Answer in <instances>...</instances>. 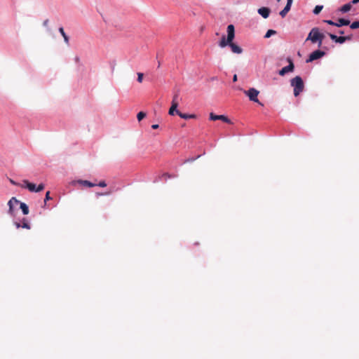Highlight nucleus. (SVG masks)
Masks as SVG:
<instances>
[{
  "label": "nucleus",
  "mask_w": 359,
  "mask_h": 359,
  "mask_svg": "<svg viewBox=\"0 0 359 359\" xmlns=\"http://www.w3.org/2000/svg\"><path fill=\"white\" fill-rule=\"evenodd\" d=\"M235 37V29L233 25H229L227 27V36H223L219 41V46L224 48L226 46H229L230 43L233 41Z\"/></svg>",
  "instance_id": "nucleus-1"
},
{
  "label": "nucleus",
  "mask_w": 359,
  "mask_h": 359,
  "mask_svg": "<svg viewBox=\"0 0 359 359\" xmlns=\"http://www.w3.org/2000/svg\"><path fill=\"white\" fill-rule=\"evenodd\" d=\"M290 84L294 88V95L295 97H297L304 90V81L299 76H296L291 79Z\"/></svg>",
  "instance_id": "nucleus-2"
},
{
  "label": "nucleus",
  "mask_w": 359,
  "mask_h": 359,
  "mask_svg": "<svg viewBox=\"0 0 359 359\" xmlns=\"http://www.w3.org/2000/svg\"><path fill=\"white\" fill-rule=\"evenodd\" d=\"M245 94L247 95L250 99V100L253 101L255 102H257L259 104L262 105L261 102H259L257 96L259 92L254 88H250L248 90L244 91Z\"/></svg>",
  "instance_id": "nucleus-3"
},
{
  "label": "nucleus",
  "mask_w": 359,
  "mask_h": 359,
  "mask_svg": "<svg viewBox=\"0 0 359 359\" xmlns=\"http://www.w3.org/2000/svg\"><path fill=\"white\" fill-rule=\"evenodd\" d=\"M319 29L318 27H313L311 32H309L306 41L310 40L312 43H318V34H319Z\"/></svg>",
  "instance_id": "nucleus-4"
},
{
  "label": "nucleus",
  "mask_w": 359,
  "mask_h": 359,
  "mask_svg": "<svg viewBox=\"0 0 359 359\" xmlns=\"http://www.w3.org/2000/svg\"><path fill=\"white\" fill-rule=\"evenodd\" d=\"M325 55V53L324 51L316 50L310 54L309 58L306 60V62H311L313 60H318L323 57Z\"/></svg>",
  "instance_id": "nucleus-5"
},
{
  "label": "nucleus",
  "mask_w": 359,
  "mask_h": 359,
  "mask_svg": "<svg viewBox=\"0 0 359 359\" xmlns=\"http://www.w3.org/2000/svg\"><path fill=\"white\" fill-rule=\"evenodd\" d=\"M288 62H289V65L286 67H284L279 71V72H278L279 75L284 76L285 74H287L288 72H293L294 68V64L290 59H288Z\"/></svg>",
  "instance_id": "nucleus-6"
},
{
  "label": "nucleus",
  "mask_w": 359,
  "mask_h": 359,
  "mask_svg": "<svg viewBox=\"0 0 359 359\" xmlns=\"http://www.w3.org/2000/svg\"><path fill=\"white\" fill-rule=\"evenodd\" d=\"M210 119L211 121L220 120L227 123H231V120L224 115H216L214 113L210 114Z\"/></svg>",
  "instance_id": "nucleus-7"
},
{
  "label": "nucleus",
  "mask_w": 359,
  "mask_h": 359,
  "mask_svg": "<svg viewBox=\"0 0 359 359\" xmlns=\"http://www.w3.org/2000/svg\"><path fill=\"white\" fill-rule=\"evenodd\" d=\"M328 35L332 41L339 43H343L346 41L351 39V36H337V35L330 33L328 34Z\"/></svg>",
  "instance_id": "nucleus-8"
},
{
  "label": "nucleus",
  "mask_w": 359,
  "mask_h": 359,
  "mask_svg": "<svg viewBox=\"0 0 359 359\" xmlns=\"http://www.w3.org/2000/svg\"><path fill=\"white\" fill-rule=\"evenodd\" d=\"M23 184L21 185L22 188H26L31 192H36V187L35 184L31 183L27 180H23Z\"/></svg>",
  "instance_id": "nucleus-9"
},
{
  "label": "nucleus",
  "mask_w": 359,
  "mask_h": 359,
  "mask_svg": "<svg viewBox=\"0 0 359 359\" xmlns=\"http://www.w3.org/2000/svg\"><path fill=\"white\" fill-rule=\"evenodd\" d=\"M258 13L264 18H267L270 14V9L267 7H262L258 9Z\"/></svg>",
  "instance_id": "nucleus-10"
},
{
  "label": "nucleus",
  "mask_w": 359,
  "mask_h": 359,
  "mask_svg": "<svg viewBox=\"0 0 359 359\" xmlns=\"http://www.w3.org/2000/svg\"><path fill=\"white\" fill-rule=\"evenodd\" d=\"M229 46L231 49V51L234 53L241 54L243 52V49L237 44L233 43V41L230 43Z\"/></svg>",
  "instance_id": "nucleus-11"
},
{
  "label": "nucleus",
  "mask_w": 359,
  "mask_h": 359,
  "mask_svg": "<svg viewBox=\"0 0 359 359\" xmlns=\"http://www.w3.org/2000/svg\"><path fill=\"white\" fill-rule=\"evenodd\" d=\"M13 203L17 204L19 203V201L17 200L15 197H13L11 198L8 203V205L9 206V210H8V212L12 215L13 214Z\"/></svg>",
  "instance_id": "nucleus-12"
},
{
  "label": "nucleus",
  "mask_w": 359,
  "mask_h": 359,
  "mask_svg": "<svg viewBox=\"0 0 359 359\" xmlns=\"http://www.w3.org/2000/svg\"><path fill=\"white\" fill-rule=\"evenodd\" d=\"M76 183H78L79 184H81L82 186H85V187H93L96 186V184L92 183L88 180H79L76 181Z\"/></svg>",
  "instance_id": "nucleus-13"
},
{
  "label": "nucleus",
  "mask_w": 359,
  "mask_h": 359,
  "mask_svg": "<svg viewBox=\"0 0 359 359\" xmlns=\"http://www.w3.org/2000/svg\"><path fill=\"white\" fill-rule=\"evenodd\" d=\"M177 114L182 118L189 119V118H196V116L195 114H183L180 111H177Z\"/></svg>",
  "instance_id": "nucleus-14"
},
{
  "label": "nucleus",
  "mask_w": 359,
  "mask_h": 359,
  "mask_svg": "<svg viewBox=\"0 0 359 359\" xmlns=\"http://www.w3.org/2000/svg\"><path fill=\"white\" fill-rule=\"evenodd\" d=\"M336 23V27H340L344 25H348L350 24V21L344 18H339Z\"/></svg>",
  "instance_id": "nucleus-15"
},
{
  "label": "nucleus",
  "mask_w": 359,
  "mask_h": 359,
  "mask_svg": "<svg viewBox=\"0 0 359 359\" xmlns=\"http://www.w3.org/2000/svg\"><path fill=\"white\" fill-rule=\"evenodd\" d=\"M177 107H178V102H174L172 104V105H171V107H170V108L169 109V112H168L169 114L171 115V116H173L175 111L177 113V111H178L177 110Z\"/></svg>",
  "instance_id": "nucleus-16"
},
{
  "label": "nucleus",
  "mask_w": 359,
  "mask_h": 359,
  "mask_svg": "<svg viewBox=\"0 0 359 359\" xmlns=\"http://www.w3.org/2000/svg\"><path fill=\"white\" fill-rule=\"evenodd\" d=\"M351 3L346 4L340 8V11L343 13H346L351 9Z\"/></svg>",
  "instance_id": "nucleus-17"
},
{
  "label": "nucleus",
  "mask_w": 359,
  "mask_h": 359,
  "mask_svg": "<svg viewBox=\"0 0 359 359\" xmlns=\"http://www.w3.org/2000/svg\"><path fill=\"white\" fill-rule=\"evenodd\" d=\"M59 32L60 33L62 34V37L64 38V41L65 42L68 44L69 43V37L67 36V35L65 34V31H64V29L63 27H60L59 28Z\"/></svg>",
  "instance_id": "nucleus-18"
},
{
  "label": "nucleus",
  "mask_w": 359,
  "mask_h": 359,
  "mask_svg": "<svg viewBox=\"0 0 359 359\" xmlns=\"http://www.w3.org/2000/svg\"><path fill=\"white\" fill-rule=\"evenodd\" d=\"M20 209L24 215H28L29 208L25 203H20Z\"/></svg>",
  "instance_id": "nucleus-19"
},
{
  "label": "nucleus",
  "mask_w": 359,
  "mask_h": 359,
  "mask_svg": "<svg viewBox=\"0 0 359 359\" xmlns=\"http://www.w3.org/2000/svg\"><path fill=\"white\" fill-rule=\"evenodd\" d=\"M324 37H325L324 34L319 32V34H318L319 39L318 40V47H320L322 46V43H323V40Z\"/></svg>",
  "instance_id": "nucleus-20"
},
{
  "label": "nucleus",
  "mask_w": 359,
  "mask_h": 359,
  "mask_svg": "<svg viewBox=\"0 0 359 359\" xmlns=\"http://www.w3.org/2000/svg\"><path fill=\"white\" fill-rule=\"evenodd\" d=\"M323 8V6H319V5L316 6L314 8V9H313V13H314L315 15H318V14H319V13H320V11H322Z\"/></svg>",
  "instance_id": "nucleus-21"
},
{
  "label": "nucleus",
  "mask_w": 359,
  "mask_h": 359,
  "mask_svg": "<svg viewBox=\"0 0 359 359\" xmlns=\"http://www.w3.org/2000/svg\"><path fill=\"white\" fill-rule=\"evenodd\" d=\"M276 34V32L275 30H273V29H269L266 32L264 37L267 39V38H269L271 36L274 35Z\"/></svg>",
  "instance_id": "nucleus-22"
},
{
  "label": "nucleus",
  "mask_w": 359,
  "mask_h": 359,
  "mask_svg": "<svg viewBox=\"0 0 359 359\" xmlns=\"http://www.w3.org/2000/svg\"><path fill=\"white\" fill-rule=\"evenodd\" d=\"M146 116V113L140 111L137 115V118L139 121H142Z\"/></svg>",
  "instance_id": "nucleus-23"
},
{
  "label": "nucleus",
  "mask_w": 359,
  "mask_h": 359,
  "mask_svg": "<svg viewBox=\"0 0 359 359\" xmlns=\"http://www.w3.org/2000/svg\"><path fill=\"white\" fill-rule=\"evenodd\" d=\"M350 27L353 29L359 28V21H355L352 22L350 25Z\"/></svg>",
  "instance_id": "nucleus-24"
},
{
  "label": "nucleus",
  "mask_w": 359,
  "mask_h": 359,
  "mask_svg": "<svg viewBox=\"0 0 359 359\" xmlns=\"http://www.w3.org/2000/svg\"><path fill=\"white\" fill-rule=\"evenodd\" d=\"M22 228L29 229L30 225L28 224V222L26 221L25 219H23L22 220V224L21 225Z\"/></svg>",
  "instance_id": "nucleus-25"
},
{
  "label": "nucleus",
  "mask_w": 359,
  "mask_h": 359,
  "mask_svg": "<svg viewBox=\"0 0 359 359\" xmlns=\"http://www.w3.org/2000/svg\"><path fill=\"white\" fill-rule=\"evenodd\" d=\"M44 187H45V186L43 184H42V183L39 184L38 185V187H36V192H40V191H43L44 189Z\"/></svg>",
  "instance_id": "nucleus-26"
},
{
  "label": "nucleus",
  "mask_w": 359,
  "mask_h": 359,
  "mask_svg": "<svg viewBox=\"0 0 359 359\" xmlns=\"http://www.w3.org/2000/svg\"><path fill=\"white\" fill-rule=\"evenodd\" d=\"M144 74L142 73H137V81L142 83L143 81Z\"/></svg>",
  "instance_id": "nucleus-27"
},
{
  "label": "nucleus",
  "mask_w": 359,
  "mask_h": 359,
  "mask_svg": "<svg viewBox=\"0 0 359 359\" xmlns=\"http://www.w3.org/2000/svg\"><path fill=\"white\" fill-rule=\"evenodd\" d=\"M111 192L109 191V192H96L95 193V196L96 197H99V196H104V195H109Z\"/></svg>",
  "instance_id": "nucleus-28"
},
{
  "label": "nucleus",
  "mask_w": 359,
  "mask_h": 359,
  "mask_svg": "<svg viewBox=\"0 0 359 359\" xmlns=\"http://www.w3.org/2000/svg\"><path fill=\"white\" fill-rule=\"evenodd\" d=\"M50 199H52V198L50 196V191H47L46 194L45 199H44V204L46 205V201L48 200H50Z\"/></svg>",
  "instance_id": "nucleus-29"
},
{
  "label": "nucleus",
  "mask_w": 359,
  "mask_h": 359,
  "mask_svg": "<svg viewBox=\"0 0 359 359\" xmlns=\"http://www.w3.org/2000/svg\"><path fill=\"white\" fill-rule=\"evenodd\" d=\"M323 22L328 25H333V26H336V25H337V23L335 22H333L332 20H325Z\"/></svg>",
  "instance_id": "nucleus-30"
},
{
  "label": "nucleus",
  "mask_w": 359,
  "mask_h": 359,
  "mask_svg": "<svg viewBox=\"0 0 359 359\" xmlns=\"http://www.w3.org/2000/svg\"><path fill=\"white\" fill-rule=\"evenodd\" d=\"M96 186H99L100 187H105L107 186V184L104 181H100Z\"/></svg>",
  "instance_id": "nucleus-31"
},
{
  "label": "nucleus",
  "mask_w": 359,
  "mask_h": 359,
  "mask_svg": "<svg viewBox=\"0 0 359 359\" xmlns=\"http://www.w3.org/2000/svg\"><path fill=\"white\" fill-rule=\"evenodd\" d=\"M287 12H286L284 9H283L280 12V15L282 18H284L286 15H287Z\"/></svg>",
  "instance_id": "nucleus-32"
},
{
  "label": "nucleus",
  "mask_w": 359,
  "mask_h": 359,
  "mask_svg": "<svg viewBox=\"0 0 359 359\" xmlns=\"http://www.w3.org/2000/svg\"><path fill=\"white\" fill-rule=\"evenodd\" d=\"M291 8V5L286 4L285 8H283L286 12H289Z\"/></svg>",
  "instance_id": "nucleus-33"
},
{
  "label": "nucleus",
  "mask_w": 359,
  "mask_h": 359,
  "mask_svg": "<svg viewBox=\"0 0 359 359\" xmlns=\"http://www.w3.org/2000/svg\"><path fill=\"white\" fill-rule=\"evenodd\" d=\"M10 182H11L12 184L15 185V186H20V187H21V185H22V184H18V183L15 182L14 180H11V179L10 180Z\"/></svg>",
  "instance_id": "nucleus-34"
},
{
  "label": "nucleus",
  "mask_w": 359,
  "mask_h": 359,
  "mask_svg": "<svg viewBox=\"0 0 359 359\" xmlns=\"http://www.w3.org/2000/svg\"><path fill=\"white\" fill-rule=\"evenodd\" d=\"M177 97H178V95L177 94L173 96V98H172V104L174 102H177Z\"/></svg>",
  "instance_id": "nucleus-35"
},
{
  "label": "nucleus",
  "mask_w": 359,
  "mask_h": 359,
  "mask_svg": "<svg viewBox=\"0 0 359 359\" xmlns=\"http://www.w3.org/2000/svg\"><path fill=\"white\" fill-rule=\"evenodd\" d=\"M49 20L48 19L45 20L43 22V25L44 27H47L48 25Z\"/></svg>",
  "instance_id": "nucleus-36"
},
{
  "label": "nucleus",
  "mask_w": 359,
  "mask_h": 359,
  "mask_svg": "<svg viewBox=\"0 0 359 359\" xmlns=\"http://www.w3.org/2000/svg\"><path fill=\"white\" fill-rule=\"evenodd\" d=\"M151 128H152L153 129H154V130L158 129V128H159V125H158V124H153V125L151 126Z\"/></svg>",
  "instance_id": "nucleus-37"
},
{
  "label": "nucleus",
  "mask_w": 359,
  "mask_h": 359,
  "mask_svg": "<svg viewBox=\"0 0 359 359\" xmlns=\"http://www.w3.org/2000/svg\"><path fill=\"white\" fill-rule=\"evenodd\" d=\"M351 3L352 4H356L359 3V0H352V1Z\"/></svg>",
  "instance_id": "nucleus-38"
},
{
  "label": "nucleus",
  "mask_w": 359,
  "mask_h": 359,
  "mask_svg": "<svg viewBox=\"0 0 359 359\" xmlns=\"http://www.w3.org/2000/svg\"><path fill=\"white\" fill-rule=\"evenodd\" d=\"M237 79H237V75H236V74H234V75H233V82H236V81H237Z\"/></svg>",
  "instance_id": "nucleus-39"
},
{
  "label": "nucleus",
  "mask_w": 359,
  "mask_h": 359,
  "mask_svg": "<svg viewBox=\"0 0 359 359\" xmlns=\"http://www.w3.org/2000/svg\"><path fill=\"white\" fill-rule=\"evenodd\" d=\"M292 1H293V0H287V4H288V5H291V6H292Z\"/></svg>",
  "instance_id": "nucleus-40"
},
{
  "label": "nucleus",
  "mask_w": 359,
  "mask_h": 359,
  "mask_svg": "<svg viewBox=\"0 0 359 359\" xmlns=\"http://www.w3.org/2000/svg\"><path fill=\"white\" fill-rule=\"evenodd\" d=\"M15 226H16V227H17L18 229V228H20V226H21L19 223H18V222H16V223H15Z\"/></svg>",
  "instance_id": "nucleus-41"
},
{
  "label": "nucleus",
  "mask_w": 359,
  "mask_h": 359,
  "mask_svg": "<svg viewBox=\"0 0 359 359\" xmlns=\"http://www.w3.org/2000/svg\"><path fill=\"white\" fill-rule=\"evenodd\" d=\"M339 34H344V31H342V30H340V31H339Z\"/></svg>",
  "instance_id": "nucleus-42"
},
{
  "label": "nucleus",
  "mask_w": 359,
  "mask_h": 359,
  "mask_svg": "<svg viewBox=\"0 0 359 359\" xmlns=\"http://www.w3.org/2000/svg\"><path fill=\"white\" fill-rule=\"evenodd\" d=\"M280 0H277L278 2H279Z\"/></svg>",
  "instance_id": "nucleus-43"
}]
</instances>
